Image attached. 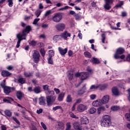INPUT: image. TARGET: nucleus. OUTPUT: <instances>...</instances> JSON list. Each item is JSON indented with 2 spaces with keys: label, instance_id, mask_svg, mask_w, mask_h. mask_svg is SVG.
Instances as JSON below:
<instances>
[{
  "label": "nucleus",
  "instance_id": "1",
  "mask_svg": "<svg viewBox=\"0 0 130 130\" xmlns=\"http://www.w3.org/2000/svg\"><path fill=\"white\" fill-rule=\"evenodd\" d=\"M43 89L44 91H47L45 92L46 95L47 96L46 97L47 105V106H51L56 99V96H53L51 95H54V91L53 90H49V86L48 85H43ZM51 94V95H50Z\"/></svg>",
  "mask_w": 130,
  "mask_h": 130
},
{
  "label": "nucleus",
  "instance_id": "2",
  "mask_svg": "<svg viewBox=\"0 0 130 130\" xmlns=\"http://www.w3.org/2000/svg\"><path fill=\"white\" fill-rule=\"evenodd\" d=\"M101 124L104 127H109L111 125V119L109 115H105L103 117V119L101 120Z\"/></svg>",
  "mask_w": 130,
  "mask_h": 130
},
{
  "label": "nucleus",
  "instance_id": "3",
  "mask_svg": "<svg viewBox=\"0 0 130 130\" xmlns=\"http://www.w3.org/2000/svg\"><path fill=\"white\" fill-rule=\"evenodd\" d=\"M62 19V13H57L54 14V16L52 17V20L55 23H59L61 19Z\"/></svg>",
  "mask_w": 130,
  "mask_h": 130
},
{
  "label": "nucleus",
  "instance_id": "4",
  "mask_svg": "<svg viewBox=\"0 0 130 130\" xmlns=\"http://www.w3.org/2000/svg\"><path fill=\"white\" fill-rule=\"evenodd\" d=\"M32 57L34 62H35V63H38L39 60H40V54L39 53V52L35 51L32 54Z\"/></svg>",
  "mask_w": 130,
  "mask_h": 130
},
{
  "label": "nucleus",
  "instance_id": "5",
  "mask_svg": "<svg viewBox=\"0 0 130 130\" xmlns=\"http://www.w3.org/2000/svg\"><path fill=\"white\" fill-rule=\"evenodd\" d=\"M4 93H5V95H10V93H12L13 91L16 90V88L15 87H11L9 86H6L3 89Z\"/></svg>",
  "mask_w": 130,
  "mask_h": 130
},
{
  "label": "nucleus",
  "instance_id": "6",
  "mask_svg": "<svg viewBox=\"0 0 130 130\" xmlns=\"http://www.w3.org/2000/svg\"><path fill=\"white\" fill-rule=\"evenodd\" d=\"M105 1V5L104 8L105 10H110L111 9V5L113 4V2L114 0H104Z\"/></svg>",
  "mask_w": 130,
  "mask_h": 130
},
{
  "label": "nucleus",
  "instance_id": "7",
  "mask_svg": "<svg viewBox=\"0 0 130 130\" xmlns=\"http://www.w3.org/2000/svg\"><path fill=\"white\" fill-rule=\"evenodd\" d=\"M55 28L57 31L62 32L66 29V24L62 23H58L56 25Z\"/></svg>",
  "mask_w": 130,
  "mask_h": 130
},
{
  "label": "nucleus",
  "instance_id": "8",
  "mask_svg": "<svg viewBox=\"0 0 130 130\" xmlns=\"http://www.w3.org/2000/svg\"><path fill=\"white\" fill-rule=\"evenodd\" d=\"M87 106L83 104L79 105L77 108V110L79 112H83L85 110H87Z\"/></svg>",
  "mask_w": 130,
  "mask_h": 130
},
{
  "label": "nucleus",
  "instance_id": "9",
  "mask_svg": "<svg viewBox=\"0 0 130 130\" xmlns=\"http://www.w3.org/2000/svg\"><path fill=\"white\" fill-rule=\"evenodd\" d=\"M30 31H31V26L30 25L26 26L22 31V36H26Z\"/></svg>",
  "mask_w": 130,
  "mask_h": 130
},
{
  "label": "nucleus",
  "instance_id": "10",
  "mask_svg": "<svg viewBox=\"0 0 130 130\" xmlns=\"http://www.w3.org/2000/svg\"><path fill=\"white\" fill-rule=\"evenodd\" d=\"M60 36L61 38H63L64 40H67L68 39V37H71V34L68 32V31H65L60 35Z\"/></svg>",
  "mask_w": 130,
  "mask_h": 130
},
{
  "label": "nucleus",
  "instance_id": "11",
  "mask_svg": "<svg viewBox=\"0 0 130 130\" xmlns=\"http://www.w3.org/2000/svg\"><path fill=\"white\" fill-rule=\"evenodd\" d=\"M56 128L58 130L64 129V124L62 122H58L56 124Z\"/></svg>",
  "mask_w": 130,
  "mask_h": 130
},
{
  "label": "nucleus",
  "instance_id": "12",
  "mask_svg": "<svg viewBox=\"0 0 130 130\" xmlns=\"http://www.w3.org/2000/svg\"><path fill=\"white\" fill-rule=\"evenodd\" d=\"M109 95H106L103 97L102 99L101 102L102 104H106V103H108L109 102Z\"/></svg>",
  "mask_w": 130,
  "mask_h": 130
},
{
  "label": "nucleus",
  "instance_id": "13",
  "mask_svg": "<svg viewBox=\"0 0 130 130\" xmlns=\"http://www.w3.org/2000/svg\"><path fill=\"white\" fill-rule=\"evenodd\" d=\"M92 106L94 107H98L99 106H101L102 105V102H101V100H97L92 103Z\"/></svg>",
  "mask_w": 130,
  "mask_h": 130
},
{
  "label": "nucleus",
  "instance_id": "14",
  "mask_svg": "<svg viewBox=\"0 0 130 130\" xmlns=\"http://www.w3.org/2000/svg\"><path fill=\"white\" fill-rule=\"evenodd\" d=\"M86 92V85H84L83 87L81 89L77 91V95L79 96H82L83 94H84Z\"/></svg>",
  "mask_w": 130,
  "mask_h": 130
},
{
  "label": "nucleus",
  "instance_id": "15",
  "mask_svg": "<svg viewBox=\"0 0 130 130\" xmlns=\"http://www.w3.org/2000/svg\"><path fill=\"white\" fill-rule=\"evenodd\" d=\"M89 76H90V74L87 72H82L81 75V80L82 81H84V80H86L87 78H89Z\"/></svg>",
  "mask_w": 130,
  "mask_h": 130
},
{
  "label": "nucleus",
  "instance_id": "16",
  "mask_svg": "<svg viewBox=\"0 0 130 130\" xmlns=\"http://www.w3.org/2000/svg\"><path fill=\"white\" fill-rule=\"evenodd\" d=\"M58 50L60 54L61 55H65L67 52H68V48H66L65 49H62L61 47L58 48Z\"/></svg>",
  "mask_w": 130,
  "mask_h": 130
},
{
  "label": "nucleus",
  "instance_id": "17",
  "mask_svg": "<svg viewBox=\"0 0 130 130\" xmlns=\"http://www.w3.org/2000/svg\"><path fill=\"white\" fill-rule=\"evenodd\" d=\"M33 92L36 94H39V93H41V92H42L41 87L39 86L35 87L33 89Z\"/></svg>",
  "mask_w": 130,
  "mask_h": 130
},
{
  "label": "nucleus",
  "instance_id": "18",
  "mask_svg": "<svg viewBox=\"0 0 130 130\" xmlns=\"http://www.w3.org/2000/svg\"><path fill=\"white\" fill-rule=\"evenodd\" d=\"M16 97L19 100H22L23 97H24V93L21 91H16Z\"/></svg>",
  "mask_w": 130,
  "mask_h": 130
},
{
  "label": "nucleus",
  "instance_id": "19",
  "mask_svg": "<svg viewBox=\"0 0 130 130\" xmlns=\"http://www.w3.org/2000/svg\"><path fill=\"white\" fill-rule=\"evenodd\" d=\"M124 49L123 48H118L116 50V52L115 54H117V55H118V54H123V53H124Z\"/></svg>",
  "mask_w": 130,
  "mask_h": 130
},
{
  "label": "nucleus",
  "instance_id": "20",
  "mask_svg": "<svg viewBox=\"0 0 130 130\" xmlns=\"http://www.w3.org/2000/svg\"><path fill=\"white\" fill-rule=\"evenodd\" d=\"M81 123L83 124H88L89 123V119L86 116H83L81 119Z\"/></svg>",
  "mask_w": 130,
  "mask_h": 130
},
{
  "label": "nucleus",
  "instance_id": "21",
  "mask_svg": "<svg viewBox=\"0 0 130 130\" xmlns=\"http://www.w3.org/2000/svg\"><path fill=\"white\" fill-rule=\"evenodd\" d=\"M2 75L3 77H10L12 76V73L7 70H4L2 72Z\"/></svg>",
  "mask_w": 130,
  "mask_h": 130
},
{
  "label": "nucleus",
  "instance_id": "22",
  "mask_svg": "<svg viewBox=\"0 0 130 130\" xmlns=\"http://www.w3.org/2000/svg\"><path fill=\"white\" fill-rule=\"evenodd\" d=\"M112 91L115 96H118V94H119V92H118V89H117V87H113L112 88Z\"/></svg>",
  "mask_w": 130,
  "mask_h": 130
},
{
  "label": "nucleus",
  "instance_id": "23",
  "mask_svg": "<svg viewBox=\"0 0 130 130\" xmlns=\"http://www.w3.org/2000/svg\"><path fill=\"white\" fill-rule=\"evenodd\" d=\"M90 62L93 64H98L100 63V60L97 58L93 57L91 59Z\"/></svg>",
  "mask_w": 130,
  "mask_h": 130
},
{
  "label": "nucleus",
  "instance_id": "24",
  "mask_svg": "<svg viewBox=\"0 0 130 130\" xmlns=\"http://www.w3.org/2000/svg\"><path fill=\"white\" fill-rule=\"evenodd\" d=\"M74 127L75 128L76 130H82V126L80 125L78 123H74L73 124Z\"/></svg>",
  "mask_w": 130,
  "mask_h": 130
},
{
  "label": "nucleus",
  "instance_id": "25",
  "mask_svg": "<svg viewBox=\"0 0 130 130\" xmlns=\"http://www.w3.org/2000/svg\"><path fill=\"white\" fill-rule=\"evenodd\" d=\"M17 83H19V84H25L26 83V79L24 78H19L17 80Z\"/></svg>",
  "mask_w": 130,
  "mask_h": 130
},
{
  "label": "nucleus",
  "instance_id": "26",
  "mask_svg": "<svg viewBox=\"0 0 130 130\" xmlns=\"http://www.w3.org/2000/svg\"><path fill=\"white\" fill-rule=\"evenodd\" d=\"M39 104L40 105H45V101L44 100V97L41 96L39 98Z\"/></svg>",
  "mask_w": 130,
  "mask_h": 130
},
{
  "label": "nucleus",
  "instance_id": "27",
  "mask_svg": "<svg viewBox=\"0 0 130 130\" xmlns=\"http://www.w3.org/2000/svg\"><path fill=\"white\" fill-rule=\"evenodd\" d=\"M114 57L116 59H118V58H120L121 59H124L125 58V55L123 54L119 56L118 55H117V54H114Z\"/></svg>",
  "mask_w": 130,
  "mask_h": 130
},
{
  "label": "nucleus",
  "instance_id": "28",
  "mask_svg": "<svg viewBox=\"0 0 130 130\" xmlns=\"http://www.w3.org/2000/svg\"><path fill=\"white\" fill-rule=\"evenodd\" d=\"M24 75L25 77L26 78H30V77H32L33 76V73L31 72H24Z\"/></svg>",
  "mask_w": 130,
  "mask_h": 130
},
{
  "label": "nucleus",
  "instance_id": "29",
  "mask_svg": "<svg viewBox=\"0 0 130 130\" xmlns=\"http://www.w3.org/2000/svg\"><path fill=\"white\" fill-rule=\"evenodd\" d=\"M101 111H105V107H101L98 108V114H101Z\"/></svg>",
  "mask_w": 130,
  "mask_h": 130
},
{
  "label": "nucleus",
  "instance_id": "30",
  "mask_svg": "<svg viewBox=\"0 0 130 130\" xmlns=\"http://www.w3.org/2000/svg\"><path fill=\"white\" fill-rule=\"evenodd\" d=\"M99 88H100V85H92L90 87V90H96Z\"/></svg>",
  "mask_w": 130,
  "mask_h": 130
},
{
  "label": "nucleus",
  "instance_id": "31",
  "mask_svg": "<svg viewBox=\"0 0 130 130\" xmlns=\"http://www.w3.org/2000/svg\"><path fill=\"white\" fill-rule=\"evenodd\" d=\"M4 113L9 117H11V116H12V112L9 110H5Z\"/></svg>",
  "mask_w": 130,
  "mask_h": 130
},
{
  "label": "nucleus",
  "instance_id": "32",
  "mask_svg": "<svg viewBox=\"0 0 130 130\" xmlns=\"http://www.w3.org/2000/svg\"><path fill=\"white\" fill-rule=\"evenodd\" d=\"M63 97H64V93H61L59 94L58 96V101H61L63 99Z\"/></svg>",
  "mask_w": 130,
  "mask_h": 130
},
{
  "label": "nucleus",
  "instance_id": "33",
  "mask_svg": "<svg viewBox=\"0 0 130 130\" xmlns=\"http://www.w3.org/2000/svg\"><path fill=\"white\" fill-rule=\"evenodd\" d=\"M120 108L119 106H113L111 107V109L113 111H117V110H119Z\"/></svg>",
  "mask_w": 130,
  "mask_h": 130
},
{
  "label": "nucleus",
  "instance_id": "34",
  "mask_svg": "<svg viewBox=\"0 0 130 130\" xmlns=\"http://www.w3.org/2000/svg\"><path fill=\"white\" fill-rule=\"evenodd\" d=\"M67 102H68V103H71L72 101H73V99L72 98V96L71 95L69 94L68 95L66 99Z\"/></svg>",
  "mask_w": 130,
  "mask_h": 130
},
{
  "label": "nucleus",
  "instance_id": "35",
  "mask_svg": "<svg viewBox=\"0 0 130 130\" xmlns=\"http://www.w3.org/2000/svg\"><path fill=\"white\" fill-rule=\"evenodd\" d=\"M17 39H18V40H21V41H22V40H26V38H22V37H24V36H23V35H22L21 36L20 35V34H17Z\"/></svg>",
  "mask_w": 130,
  "mask_h": 130
},
{
  "label": "nucleus",
  "instance_id": "36",
  "mask_svg": "<svg viewBox=\"0 0 130 130\" xmlns=\"http://www.w3.org/2000/svg\"><path fill=\"white\" fill-rule=\"evenodd\" d=\"M84 54L85 57H88V58H91V57H92V55H91V53L89 52H85Z\"/></svg>",
  "mask_w": 130,
  "mask_h": 130
},
{
  "label": "nucleus",
  "instance_id": "37",
  "mask_svg": "<svg viewBox=\"0 0 130 130\" xmlns=\"http://www.w3.org/2000/svg\"><path fill=\"white\" fill-rule=\"evenodd\" d=\"M41 13H42V11L40 10V9L37 10L35 12V15L37 16V18L41 15Z\"/></svg>",
  "mask_w": 130,
  "mask_h": 130
},
{
  "label": "nucleus",
  "instance_id": "38",
  "mask_svg": "<svg viewBox=\"0 0 130 130\" xmlns=\"http://www.w3.org/2000/svg\"><path fill=\"white\" fill-rule=\"evenodd\" d=\"M49 57H52V56H54V51L53 50H49Z\"/></svg>",
  "mask_w": 130,
  "mask_h": 130
},
{
  "label": "nucleus",
  "instance_id": "39",
  "mask_svg": "<svg viewBox=\"0 0 130 130\" xmlns=\"http://www.w3.org/2000/svg\"><path fill=\"white\" fill-rule=\"evenodd\" d=\"M89 112L90 114H93L96 112V109L95 108H91L89 110Z\"/></svg>",
  "mask_w": 130,
  "mask_h": 130
},
{
  "label": "nucleus",
  "instance_id": "40",
  "mask_svg": "<svg viewBox=\"0 0 130 130\" xmlns=\"http://www.w3.org/2000/svg\"><path fill=\"white\" fill-rule=\"evenodd\" d=\"M60 38H61V36L56 35L53 37V40H54V41H56V40H57L58 39H60Z\"/></svg>",
  "mask_w": 130,
  "mask_h": 130
},
{
  "label": "nucleus",
  "instance_id": "41",
  "mask_svg": "<svg viewBox=\"0 0 130 130\" xmlns=\"http://www.w3.org/2000/svg\"><path fill=\"white\" fill-rule=\"evenodd\" d=\"M72 127V125H71L70 122H67L66 123V130H71V128Z\"/></svg>",
  "mask_w": 130,
  "mask_h": 130
},
{
  "label": "nucleus",
  "instance_id": "42",
  "mask_svg": "<svg viewBox=\"0 0 130 130\" xmlns=\"http://www.w3.org/2000/svg\"><path fill=\"white\" fill-rule=\"evenodd\" d=\"M123 5V1H121L119 4H117L115 6L116 9L118 8H121V6Z\"/></svg>",
  "mask_w": 130,
  "mask_h": 130
},
{
  "label": "nucleus",
  "instance_id": "43",
  "mask_svg": "<svg viewBox=\"0 0 130 130\" xmlns=\"http://www.w3.org/2000/svg\"><path fill=\"white\" fill-rule=\"evenodd\" d=\"M8 6L10 8H12L13 7V5H14V3H13V0H8Z\"/></svg>",
  "mask_w": 130,
  "mask_h": 130
},
{
  "label": "nucleus",
  "instance_id": "44",
  "mask_svg": "<svg viewBox=\"0 0 130 130\" xmlns=\"http://www.w3.org/2000/svg\"><path fill=\"white\" fill-rule=\"evenodd\" d=\"M100 90H105V89H106V88H107V85H106V84H104L103 85H100Z\"/></svg>",
  "mask_w": 130,
  "mask_h": 130
},
{
  "label": "nucleus",
  "instance_id": "45",
  "mask_svg": "<svg viewBox=\"0 0 130 130\" xmlns=\"http://www.w3.org/2000/svg\"><path fill=\"white\" fill-rule=\"evenodd\" d=\"M52 57H49L48 59V63L50 64H53V60L52 59Z\"/></svg>",
  "mask_w": 130,
  "mask_h": 130
},
{
  "label": "nucleus",
  "instance_id": "46",
  "mask_svg": "<svg viewBox=\"0 0 130 130\" xmlns=\"http://www.w3.org/2000/svg\"><path fill=\"white\" fill-rule=\"evenodd\" d=\"M125 117L126 119L128 120V121H130V114L129 113H127L125 115Z\"/></svg>",
  "mask_w": 130,
  "mask_h": 130
},
{
  "label": "nucleus",
  "instance_id": "47",
  "mask_svg": "<svg viewBox=\"0 0 130 130\" xmlns=\"http://www.w3.org/2000/svg\"><path fill=\"white\" fill-rule=\"evenodd\" d=\"M40 20V18H36L34 20V22H32V24H34V25H37V23H38L39 21Z\"/></svg>",
  "mask_w": 130,
  "mask_h": 130
},
{
  "label": "nucleus",
  "instance_id": "48",
  "mask_svg": "<svg viewBox=\"0 0 130 130\" xmlns=\"http://www.w3.org/2000/svg\"><path fill=\"white\" fill-rule=\"evenodd\" d=\"M40 52L41 53L42 56L44 57V55H45V51L44 50V49H41L40 50Z\"/></svg>",
  "mask_w": 130,
  "mask_h": 130
},
{
  "label": "nucleus",
  "instance_id": "49",
  "mask_svg": "<svg viewBox=\"0 0 130 130\" xmlns=\"http://www.w3.org/2000/svg\"><path fill=\"white\" fill-rule=\"evenodd\" d=\"M1 86L2 87V88H3V89H5V88H6V87H7V86H6V82H5V81H3L1 83Z\"/></svg>",
  "mask_w": 130,
  "mask_h": 130
},
{
  "label": "nucleus",
  "instance_id": "50",
  "mask_svg": "<svg viewBox=\"0 0 130 130\" xmlns=\"http://www.w3.org/2000/svg\"><path fill=\"white\" fill-rule=\"evenodd\" d=\"M57 109H61V107L60 106H57L53 108L54 111L57 110Z\"/></svg>",
  "mask_w": 130,
  "mask_h": 130
},
{
  "label": "nucleus",
  "instance_id": "51",
  "mask_svg": "<svg viewBox=\"0 0 130 130\" xmlns=\"http://www.w3.org/2000/svg\"><path fill=\"white\" fill-rule=\"evenodd\" d=\"M96 94H91L90 95V98L91 100H94V99H96Z\"/></svg>",
  "mask_w": 130,
  "mask_h": 130
},
{
  "label": "nucleus",
  "instance_id": "52",
  "mask_svg": "<svg viewBox=\"0 0 130 130\" xmlns=\"http://www.w3.org/2000/svg\"><path fill=\"white\" fill-rule=\"evenodd\" d=\"M76 20H79L81 18V16L79 14H76L74 15Z\"/></svg>",
  "mask_w": 130,
  "mask_h": 130
},
{
  "label": "nucleus",
  "instance_id": "53",
  "mask_svg": "<svg viewBox=\"0 0 130 130\" xmlns=\"http://www.w3.org/2000/svg\"><path fill=\"white\" fill-rule=\"evenodd\" d=\"M41 125H42L43 128H44V129H45V130L47 129V127H46V125H45V124H44V123H43V122H42L41 123Z\"/></svg>",
  "mask_w": 130,
  "mask_h": 130
},
{
  "label": "nucleus",
  "instance_id": "54",
  "mask_svg": "<svg viewBox=\"0 0 130 130\" xmlns=\"http://www.w3.org/2000/svg\"><path fill=\"white\" fill-rule=\"evenodd\" d=\"M102 42L103 43H105V39H106V37H105V34H103L102 35Z\"/></svg>",
  "mask_w": 130,
  "mask_h": 130
},
{
  "label": "nucleus",
  "instance_id": "55",
  "mask_svg": "<svg viewBox=\"0 0 130 130\" xmlns=\"http://www.w3.org/2000/svg\"><path fill=\"white\" fill-rule=\"evenodd\" d=\"M68 9H69V6H66L65 7H64L62 8H60L58 11H64L66 10H68Z\"/></svg>",
  "mask_w": 130,
  "mask_h": 130
},
{
  "label": "nucleus",
  "instance_id": "56",
  "mask_svg": "<svg viewBox=\"0 0 130 130\" xmlns=\"http://www.w3.org/2000/svg\"><path fill=\"white\" fill-rule=\"evenodd\" d=\"M12 118H13V120H14V121H15V122H16V123H17V124H19V125L20 124V121H19L18 120V119H17V118L13 117Z\"/></svg>",
  "mask_w": 130,
  "mask_h": 130
},
{
  "label": "nucleus",
  "instance_id": "57",
  "mask_svg": "<svg viewBox=\"0 0 130 130\" xmlns=\"http://www.w3.org/2000/svg\"><path fill=\"white\" fill-rule=\"evenodd\" d=\"M50 14H51V10H48L46 12V13L45 14V16L47 17V16H49V15H50Z\"/></svg>",
  "mask_w": 130,
  "mask_h": 130
},
{
  "label": "nucleus",
  "instance_id": "58",
  "mask_svg": "<svg viewBox=\"0 0 130 130\" xmlns=\"http://www.w3.org/2000/svg\"><path fill=\"white\" fill-rule=\"evenodd\" d=\"M29 44L32 45V46H35V45L37 44V43L35 41H32L29 43Z\"/></svg>",
  "mask_w": 130,
  "mask_h": 130
},
{
  "label": "nucleus",
  "instance_id": "59",
  "mask_svg": "<svg viewBox=\"0 0 130 130\" xmlns=\"http://www.w3.org/2000/svg\"><path fill=\"white\" fill-rule=\"evenodd\" d=\"M121 16L122 17H126V16H127V13H126V12L125 11H123L121 13Z\"/></svg>",
  "mask_w": 130,
  "mask_h": 130
},
{
  "label": "nucleus",
  "instance_id": "60",
  "mask_svg": "<svg viewBox=\"0 0 130 130\" xmlns=\"http://www.w3.org/2000/svg\"><path fill=\"white\" fill-rule=\"evenodd\" d=\"M7 69L8 70V71H12L13 70L14 67H13L12 66H9L7 67Z\"/></svg>",
  "mask_w": 130,
  "mask_h": 130
},
{
  "label": "nucleus",
  "instance_id": "61",
  "mask_svg": "<svg viewBox=\"0 0 130 130\" xmlns=\"http://www.w3.org/2000/svg\"><path fill=\"white\" fill-rule=\"evenodd\" d=\"M70 115L71 117H72V118H77V117L75 115V114L72 112L70 113Z\"/></svg>",
  "mask_w": 130,
  "mask_h": 130
},
{
  "label": "nucleus",
  "instance_id": "62",
  "mask_svg": "<svg viewBox=\"0 0 130 130\" xmlns=\"http://www.w3.org/2000/svg\"><path fill=\"white\" fill-rule=\"evenodd\" d=\"M43 110L42 109H39V110H37V113L38 114H40V113H42Z\"/></svg>",
  "mask_w": 130,
  "mask_h": 130
},
{
  "label": "nucleus",
  "instance_id": "63",
  "mask_svg": "<svg viewBox=\"0 0 130 130\" xmlns=\"http://www.w3.org/2000/svg\"><path fill=\"white\" fill-rule=\"evenodd\" d=\"M3 101L6 103H10L11 104V101L7 99H4Z\"/></svg>",
  "mask_w": 130,
  "mask_h": 130
},
{
  "label": "nucleus",
  "instance_id": "64",
  "mask_svg": "<svg viewBox=\"0 0 130 130\" xmlns=\"http://www.w3.org/2000/svg\"><path fill=\"white\" fill-rule=\"evenodd\" d=\"M126 60L127 61H129L130 62V54H128L126 58Z\"/></svg>",
  "mask_w": 130,
  "mask_h": 130
}]
</instances>
